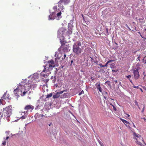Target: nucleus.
Here are the masks:
<instances>
[{
	"label": "nucleus",
	"mask_w": 146,
	"mask_h": 146,
	"mask_svg": "<svg viewBox=\"0 0 146 146\" xmlns=\"http://www.w3.org/2000/svg\"><path fill=\"white\" fill-rule=\"evenodd\" d=\"M7 91L5 93L2 97L1 98V99H0V100H10L11 99V97H10L9 94H7Z\"/></svg>",
	"instance_id": "7"
},
{
	"label": "nucleus",
	"mask_w": 146,
	"mask_h": 146,
	"mask_svg": "<svg viewBox=\"0 0 146 146\" xmlns=\"http://www.w3.org/2000/svg\"><path fill=\"white\" fill-rule=\"evenodd\" d=\"M143 60L144 61V62L145 63H146V56L144 57L143 59Z\"/></svg>",
	"instance_id": "34"
},
{
	"label": "nucleus",
	"mask_w": 146,
	"mask_h": 146,
	"mask_svg": "<svg viewBox=\"0 0 146 146\" xmlns=\"http://www.w3.org/2000/svg\"><path fill=\"white\" fill-rule=\"evenodd\" d=\"M110 104L112 106V105H114V106H115V103H113V102L112 103H110Z\"/></svg>",
	"instance_id": "32"
},
{
	"label": "nucleus",
	"mask_w": 146,
	"mask_h": 146,
	"mask_svg": "<svg viewBox=\"0 0 146 146\" xmlns=\"http://www.w3.org/2000/svg\"><path fill=\"white\" fill-rule=\"evenodd\" d=\"M133 123V127H136L135 126L134 124Z\"/></svg>",
	"instance_id": "49"
},
{
	"label": "nucleus",
	"mask_w": 146,
	"mask_h": 146,
	"mask_svg": "<svg viewBox=\"0 0 146 146\" xmlns=\"http://www.w3.org/2000/svg\"><path fill=\"white\" fill-rule=\"evenodd\" d=\"M91 79H92V78H91Z\"/></svg>",
	"instance_id": "58"
},
{
	"label": "nucleus",
	"mask_w": 146,
	"mask_h": 146,
	"mask_svg": "<svg viewBox=\"0 0 146 146\" xmlns=\"http://www.w3.org/2000/svg\"><path fill=\"white\" fill-rule=\"evenodd\" d=\"M81 93H79V95H81Z\"/></svg>",
	"instance_id": "53"
},
{
	"label": "nucleus",
	"mask_w": 146,
	"mask_h": 146,
	"mask_svg": "<svg viewBox=\"0 0 146 146\" xmlns=\"http://www.w3.org/2000/svg\"><path fill=\"white\" fill-rule=\"evenodd\" d=\"M12 113V106H9L4 109L2 115L3 117H9Z\"/></svg>",
	"instance_id": "4"
},
{
	"label": "nucleus",
	"mask_w": 146,
	"mask_h": 146,
	"mask_svg": "<svg viewBox=\"0 0 146 146\" xmlns=\"http://www.w3.org/2000/svg\"><path fill=\"white\" fill-rule=\"evenodd\" d=\"M56 101H51V102H46L45 104V106H49L51 108L52 106H55L56 103H57V102H56Z\"/></svg>",
	"instance_id": "10"
},
{
	"label": "nucleus",
	"mask_w": 146,
	"mask_h": 146,
	"mask_svg": "<svg viewBox=\"0 0 146 146\" xmlns=\"http://www.w3.org/2000/svg\"><path fill=\"white\" fill-rule=\"evenodd\" d=\"M22 87L20 84L18 86L17 88L14 90L13 92L15 95L14 97L15 100H17L19 97V95L23 92V90L21 89Z\"/></svg>",
	"instance_id": "5"
},
{
	"label": "nucleus",
	"mask_w": 146,
	"mask_h": 146,
	"mask_svg": "<svg viewBox=\"0 0 146 146\" xmlns=\"http://www.w3.org/2000/svg\"><path fill=\"white\" fill-rule=\"evenodd\" d=\"M133 88H139V87L138 86H134Z\"/></svg>",
	"instance_id": "45"
},
{
	"label": "nucleus",
	"mask_w": 146,
	"mask_h": 146,
	"mask_svg": "<svg viewBox=\"0 0 146 146\" xmlns=\"http://www.w3.org/2000/svg\"><path fill=\"white\" fill-rule=\"evenodd\" d=\"M133 135V138L135 140V141L137 144L141 146H144V145L142 144L141 142H143L144 144L145 143L143 137L140 135L134 132Z\"/></svg>",
	"instance_id": "1"
},
{
	"label": "nucleus",
	"mask_w": 146,
	"mask_h": 146,
	"mask_svg": "<svg viewBox=\"0 0 146 146\" xmlns=\"http://www.w3.org/2000/svg\"><path fill=\"white\" fill-rule=\"evenodd\" d=\"M73 62V60H72L71 61V63H72Z\"/></svg>",
	"instance_id": "56"
},
{
	"label": "nucleus",
	"mask_w": 146,
	"mask_h": 146,
	"mask_svg": "<svg viewBox=\"0 0 146 146\" xmlns=\"http://www.w3.org/2000/svg\"><path fill=\"white\" fill-rule=\"evenodd\" d=\"M115 106H114V105H112V106L113 107V109L115 111H116L117 110V109L115 107Z\"/></svg>",
	"instance_id": "33"
},
{
	"label": "nucleus",
	"mask_w": 146,
	"mask_h": 146,
	"mask_svg": "<svg viewBox=\"0 0 146 146\" xmlns=\"http://www.w3.org/2000/svg\"><path fill=\"white\" fill-rule=\"evenodd\" d=\"M116 83H117V80H115V81H114Z\"/></svg>",
	"instance_id": "51"
},
{
	"label": "nucleus",
	"mask_w": 146,
	"mask_h": 146,
	"mask_svg": "<svg viewBox=\"0 0 146 146\" xmlns=\"http://www.w3.org/2000/svg\"><path fill=\"white\" fill-rule=\"evenodd\" d=\"M73 52L76 54H79L81 53L82 49L76 45V44H75L73 47Z\"/></svg>",
	"instance_id": "6"
},
{
	"label": "nucleus",
	"mask_w": 146,
	"mask_h": 146,
	"mask_svg": "<svg viewBox=\"0 0 146 146\" xmlns=\"http://www.w3.org/2000/svg\"><path fill=\"white\" fill-rule=\"evenodd\" d=\"M4 119L5 120H7L8 121H10L9 118L10 117V116L9 117H4Z\"/></svg>",
	"instance_id": "25"
},
{
	"label": "nucleus",
	"mask_w": 146,
	"mask_h": 146,
	"mask_svg": "<svg viewBox=\"0 0 146 146\" xmlns=\"http://www.w3.org/2000/svg\"><path fill=\"white\" fill-rule=\"evenodd\" d=\"M41 114H39L38 113H36L35 115V118L36 119L37 118H41Z\"/></svg>",
	"instance_id": "20"
},
{
	"label": "nucleus",
	"mask_w": 146,
	"mask_h": 146,
	"mask_svg": "<svg viewBox=\"0 0 146 146\" xmlns=\"http://www.w3.org/2000/svg\"><path fill=\"white\" fill-rule=\"evenodd\" d=\"M55 13L54 12H52L51 13L49 16L48 20H54L55 19Z\"/></svg>",
	"instance_id": "16"
},
{
	"label": "nucleus",
	"mask_w": 146,
	"mask_h": 146,
	"mask_svg": "<svg viewBox=\"0 0 146 146\" xmlns=\"http://www.w3.org/2000/svg\"><path fill=\"white\" fill-rule=\"evenodd\" d=\"M129 80L130 81V82L131 83H132V80H130V79H129Z\"/></svg>",
	"instance_id": "50"
},
{
	"label": "nucleus",
	"mask_w": 146,
	"mask_h": 146,
	"mask_svg": "<svg viewBox=\"0 0 146 146\" xmlns=\"http://www.w3.org/2000/svg\"><path fill=\"white\" fill-rule=\"evenodd\" d=\"M2 144L4 145H6V141H3L2 143Z\"/></svg>",
	"instance_id": "38"
},
{
	"label": "nucleus",
	"mask_w": 146,
	"mask_h": 146,
	"mask_svg": "<svg viewBox=\"0 0 146 146\" xmlns=\"http://www.w3.org/2000/svg\"><path fill=\"white\" fill-rule=\"evenodd\" d=\"M120 119L124 123V124L127 126V125L126 124H130V123L129 122H128L127 121H126L124 119L120 118Z\"/></svg>",
	"instance_id": "19"
},
{
	"label": "nucleus",
	"mask_w": 146,
	"mask_h": 146,
	"mask_svg": "<svg viewBox=\"0 0 146 146\" xmlns=\"http://www.w3.org/2000/svg\"><path fill=\"white\" fill-rule=\"evenodd\" d=\"M45 76H46V75L45 74H43L42 75V76L44 77H45Z\"/></svg>",
	"instance_id": "48"
},
{
	"label": "nucleus",
	"mask_w": 146,
	"mask_h": 146,
	"mask_svg": "<svg viewBox=\"0 0 146 146\" xmlns=\"http://www.w3.org/2000/svg\"><path fill=\"white\" fill-rule=\"evenodd\" d=\"M76 44V45L77 46L79 47V46H80L81 45V42H77Z\"/></svg>",
	"instance_id": "24"
},
{
	"label": "nucleus",
	"mask_w": 146,
	"mask_h": 146,
	"mask_svg": "<svg viewBox=\"0 0 146 146\" xmlns=\"http://www.w3.org/2000/svg\"><path fill=\"white\" fill-rule=\"evenodd\" d=\"M125 114L127 115L126 116L127 117H129L130 115L129 114L127 113H125Z\"/></svg>",
	"instance_id": "42"
},
{
	"label": "nucleus",
	"mask_w": 146,
	"mask_h": 146,
	"mask_svg": "<svg viewBox=\"0 0 146 146\" xmlns=\"http://www.w3.org/2000/svg\"><path fill=\"white\" fill-rule=\"evenodd\" d=\"M50 79L52 80L53 82L54 83L56 80V78L55 76H52L51 77Z\"/></svg>",
	"instance_id": "23"
},
{
	"label": "nucleus",
	"mask_w": 146,
	"mask_h": 146,
	"mask_svg": "<svg viewBox=\"0 0 146 146\" xmlns=\"http://www.w3.org/2000/svg\"><path fill=\"white\" fill-rule=\"evenodd\" d=\"M98 65H99L101 67H104V65H103L101 64H99Z\"/></svg>",
	"instance_id": "37"
},
{
	"label": "nucleus",
	"mask_w": 146,
	"mask_h": 146,
	"mask_svg": "<svg viewBox=\"0 0 146 146\" xmlns=\"http://www.w3.org/2000/svg\"><path fill=\"white\" fill-rule=\"evenodd\" d=\"M3 116V115H2V113L0 112V118L1 117Z\"/></svg>",
	"instance_id": "43"
},
{
	"label": "nucleus",
	"mask_w": 146,
	"mask_h": 146,
	"mask_svg": "<svg viewBox=\"0 0 146 146\" xmlns=\"http://www.w3.org/2000/svg\"><path fill=\"white\" fill-rule=\"evenodd\" d=\"M145 108V106H144L142 110V112H143V111H144V110Z\"/></svg>",
	"instance_id": "41"
},
{
	"label": "nucleus",
	"mask_w": 146,
	"mask_h": 146,
	"mask_svg": "<svg viewBox=\"0 0 146 146\" xmlns=\"http://www.w3.org/2000/svg\"><path fill=\"white\" fill-rule=\"evenodd\" d=\"M84 93V92L82 90V92H81V93Z\"/></svg>",
	"instance_id": "55"
},
{
	"label": "nucleus",
	"mask_w": 146,
	"mask_h": 146,
	"mask_svg": "<svg viewBox=\"0 0 146 146\" xmlns=\"http://www.w3.org/2000/svg\"><path fill=\"white\" fill-rule=\"evenodd\" d=\"M142 119H143L145 121H146V119L145 118V117H143V118H142Z\"/></svg>",
	"instance_id": "46"
},
{
	"label": "nucleus",
	"mask_w": 146,
	"mask_h": 146,
	"mask_svg": "<svg viewBox=\"0 0 146 146\" xmlns=\"http://www.w3.org/2000/svg\"><path fill=\"white\" fill-rule=\"evenodd\" d=\"M64 0H60L58 2L59 4L58 6L60 8H61L63 7V5H62V3L64 2Z\"/></svg>",
	"instance_id": "17"
},
{
	"label": "nucleus",
	"mask_w": 146,
	"mask_h": 146,
	"mask_svg": "<svg viewBox=\"0 0 146 146\" xmlns=\"http://www.w3.org/2000/svg\"><path fill=\"white\" fill-rule=\"evenodd\" d=\"M66 31V29L62 27L58 30V34L60 36H63L65 33Z\"/></svg>",
	"instance_id": "9"
},
{
	"label": "nucleus",
	"mask_w": 146,
	"mask_h": 146,
	"mask_svg": "<svg viewBox=\"0 0 146 146\" xmlns=\"http://www.w3.org/2000/svg\"><path fill=\"white\" fill-rule=\"evenodd\" d=\"M61 48H63V50L64 51L67 50L68 48V46L66 45H65V44L64 43L62 44L61 46Z\"/></svg>",
	"instance_id": "15"
},
{
	"label": "nucleus",
	"mask_w": 146,
	"mask_h": 146,
	"mask_svg": "<svg viewBox=\"0 0 146 146\" xmlns=\"http://www.w3.org/2000/svg\"><path fill=\"white\" fill-rule=\"evenodd\" d=\"M134 78L135 80H137L139 77V72L138 70H134L133 72Z\"/></svg>",
	"instance_id": "8"
},
{
	"label": "nucleus",
	"mask_w": 146,
	"mask_h": 146,
	"mask_svg": "<svg viewBox=\"0 0 146 146\" xmlns=\"http://www.w3.org/2000/svg\"><path fill=\"white\" fill-rule=\"evenodd\" d=\"M70 112L71 113V112L70 111Z\"/></svg>",
	"instance_id": "60"
},
{
	"label": "nucleus",
	"mask_w": 146,
	"mask_h": 146,
	"mask_svg": "<svg viewBox=\"0 0 146 146\" xmlns=\"http://www.w3.org/2000/svg\"><path fill=\"white\" fill-rule=\"evenodd\" d=\"M135 104L137 106H138L139 108V109H140V108L139 107V106H138V103L137 102V101H135Z\"/></svg>",
	"instance_id": "30"
},
{
	"label": "nucleus",
	"mask_w": 146,
	"mask_h": 146,
	"mask_svg": "<svg viewBox=\"0 0 146 146\" xmlns=\"http://www.w3.org/2000/svg\"><path fill=\"white\" fill-rule=\"evenodd\" d=\"M72 33V29L70 27L68 29V31L66 32V34L68 36L71 34Z\"/></svg>",
	"instance_id": "18"
},
{
	"label": "nucleus",
	"mask_w": 146,
	"mask_h": 146,
	"mask_svg": "<svg viewBox=\"0 0 146 146\" xmlns=\"http://www.w3.org/2000/svg\"><path fill=\"white\" fill-rule=\"evenodd\" d=\"M52 93H51L50 94H49L47 95H46V97L47 98H49L50 97H52Z\"/></svg>",
	"instance_id": "27"
},
{
	"label": "nucleus",
	"mask_w": 146,
	"mask_h": 146,
	"mask_svg": "<svg viewBox=\"0 0 146 146\" xmlns=\"http://www.w3.org/2000/svg\"><path fill=\"white\" fill-rule=\"evenodd\" d=\"M119 84L120 85H121V82H119Z\"/></svg>",
	"instance_id": "52"
},
{
	"label": "nucleus",
	"mask_w": 146,
	"mask_h": 146,
	"mask_svg": "<svg viewBox=\"0 0 146 146\" xmlns=\"http://www.w3.org/2000/svg\"><path fill=\"white\" fill-rule=\"evenodd\" d=\"M118 69H115V67H114V69H112V71L113 72H117L118 71Z\"/></svg>",
	"instance_id": "28"
},
{
	"label": "nucleus",
	"mask_w": 146,
	"mask_h": 146,
	"mask_svg": "<svg viewBox=\"0 0 146 146\" xmlns=\"http://www.w3.org/2000/svg\"><path fill=\"white\" fill-rule=\"evenodd\" d=\"M99 143L101 146H104L103 143L100 141H99Z\"/></svg>",
	"instance_id": "36"
},
{
	"label": "nucleus",
	"mask_w": 146,
	"mask_h": 146,
	"mask_svg": "<svg viewBox=\"0 0 146 146\" xmlns=\"http://www.w3.org/2000/svg\"><path fill=\"white\" fill-rule=\"evenodd\" d=\"M20 84L22 87L21 89L23 90V96H24L25 94L30 90L31 85L29 83H26L25 84V82H22L20 83Z\"/></svg>",
	"instance_id": "2"
},
{
	"label": "nucleus",
	"mask_w": 146,
	"mask_h": 146,
	"mask_svg": "<svg viewBox=\"0 0 146 146\" xmlns=\"http://www.w3.org/2000/svg\"><path fill=\"white\" fill-rule=\"evenodd\" d=\"M56 71H57V68H56Z\"/></svg>",
	"instance_id": "57"
},
{
	"label": "nucleus",
	"mask_w": 146,
	"mask_h": 146,
	"mask_svg": "<svg viewBox=\"0 0 146 146\" xmlns=\"http://www.w3.org/2000/svg\"><path fill=\"white\" fill-rule=\"evenodd\" d=\"M9 138V137H6V140H7Z\"/></svg>",
	"instance_id": "47"
},
{
	"label": "nucleus",
	"mask_w": 146,
	"mask_h": 146,
	"mask_svg": "<svg viewBox=\"0 0 146 146\" xmlns=\"http://www.w3.org/2000/svg\"><path fill=\"white\" fill-rule=\"evenodd\" d=\"M53 9H57V7L56 6H54L53 7Z\"/></svg>",
	"instance_id": "44"
},
{
	"label": "nucleus",
	"mask_w": 146,
	"mask_h": 146,
	"mask_svg": "<svg viewBox=\"0 0 146 146\" xmlns=\"http://www.w3.org/2000/svg\"><path fill=\"white\" fill-rule=\"evenodd\" d=\"M62 58H64V57H62Z\"/></svg>",
	"instance_id": "59"
},
{
	"label": "nucleus",
	"mask_w": 146,
	"mask_h": 146,
	"mask_svg": "<svg viewBox=\"0 0 146 146\" xmlns=\"http://www.w3.org/2000/svg\"><path fill=\"white\" fill-rule=\"evenodd\" d=\"M43 116H44L45 117H46L47 116H46L45 115H43V114H41V117L42 118Z\"/></svg>",
	"instance_id": "40"
},
{
	"label": "nucleus",
	"mask_w": 146,
	"mask_h": 146,
	"mask_svg": "<svg viewBox=\"0 0 146 146\" xmlns=\"http://www.w3.org/2000/svg\"><path fill=\"white\" fill-rule=\"evenodd\" d=\"M115 64L114 63H112L110 64V67L112 69L114 68Z\"/></svg>",
	"instance_id": "26"
},
{
	"label": "nucleus",
	"mask_w": 146,
	"mask_h": 146,
	"mask_svg": "<svg viewBox=\"0 0 146 146\" xmlns=\"http://www.w3.org/2000/svg\"><path fill=\"white\" fill-rule=\"evenodd\" d=\"M114 61V60H110L108 61L106 63V64L104 65V67H107L108 66V64L110 63L111 62H113Z\"/></svg>",
	"instance_id": "22"
},
{
	"label": "nucleus",
	"mask_w": 146,
	"mask_h": 146,
	"mask_svg": "<svg viewBox=\"0 0 146 146\" xmlns=\"http://www.w3.org/2000/svg\"><path fill=\"white\" fill-rule=\"evenodd\" d=\"M95 86L98 90L101 93H102V88L100 86V82L96 83Z\"/></svg>",
	"instance_id": "12"
},
{
	"label": "nucleus",
	"mask_w": 146,
	"mask_h": 146,
	"mask_svg": "<svg viewBox=\"0 0 146 146\" xmlns=\"http://www.w3.org/2000/svg\"><path fill=\"white\" fill-rule=\"evenodd\" d=\"M106 83L107 84L108 86H111L110 82V81H107L106 82Z\"/></svg>",
	"instance_id": "29"
},
{
	"label": "nucleus",
	"mask_w": 146,
	"mask_h": 146,
	"mask_svg": "<svg viewBox=\"0 0 146 146\" xmlns=\"http://www.w3.org/2000/svg\"><path fill=\"white\" fill-rule=\"evenodd\" d=\"M64 58H62V60H64L65 58L66 57V55L65 54H64Z\"/></svg>",
	"instance_id": "39"
},
{
	"label": "nucleus",
	"mask_w": 146,
	"mask_h": 146,
	"mask_svg": "<svg viewBox=\"0 0 146 146\" xmlns=\"http://www.w3.org/2000/svg\"><path fill=\"white\" fill-rule=\"evenodd\" d=\"M55 65L54 61L52 60L48 61L46 63V65L44 66V69L42 71L45 72L46 70V68H48V71L52 69L53 67H54Z\"/></svg>",
	"instance_id": "3"
},
{
	"label": "nucleus",
	"mask_w": 146,
	"mask_h": 146,
	"mask_svg": "<svg viewBox=\"0 0 146 146\" xmlns=\"http://www.w3.org/2000/svg\"><path fill=\"white\" fill-rule=\"evenodd\" d=\"M64 92V91H62L60 92H57L56 94L53 96V98H58L60 96V94L63 93Z\"/></svg>",
	"instance_id": "14"
},
{
	"label": "nucleus",
	"mask_w": 146,
	"mask_h": 146,
	"mask_svg": "<svg viewBox=\"0 0 146 146\" xmlns=\"http://www.w3.org/2000/svg\"><path fill=\"white\" fill-rule=\"evenodd\" d=\"M91 60H93V58H92L91 57Z\"/></svg>",
	"instance_id": "54"
},
{
	"label": "nucleus",
	"mask_w": 146,
	"mask_h": 146,
	"mask_svg": "<svg viewBox=\"0 0 146 146\" xmlns=\"http://www.w3.org/2000/svg\"><path fill=\"white\" fill-rule=\"evenodd\" d=\"M131 75H129L128 76H126V77L127 78L130 79L131 78Z\"/></svg>",
	"instance_id": "35"
},
{
	"label": "nucleus",
	"mask_w": 146,
	"mask_h": 146,
	"mask_svg": "<svg viewBox=\"0 0 146 146\" xmlns=\"http://www.w3.org/2000/svg\"><path fill=\"white\" fill-rule=\"evenodd\" d=\"M34 107L31 105H29L26 106L25 108V109L27 110L28 111H31L33 109Z\"/></svg>",
	"instance_id": "11"
},
{
	"label": "nucleus",
	"mask_w": 146,
	"mask_h": 146,
	"mask_svg": "<svg viewBox=\"0 0 146 146\" xmlns=\"http://www.w3.org/2000/svg\"><path fill=\"white\" fill-rule=\"evenodd\" d=\"M61 13H62L61 12H60L58 13L57 14V16L59 17L60 16L61 14Z\"/></svg>",
	"instance_id": "31"
},
{
	"label": "nucleus",
	"mask_w": 146,
	"mask_h": 146,
	"mask_svg": "<svg viewBox=\"0 0 146 146\" xmlns=\"http://www.w3.org/2000/svg\"><path fill=\"white\" fill-rule=\"evenodd\" d=\"M102 93L104 99L105 100H108L109 98V97L107 93L104 91Z\"/></svg>",
	"instance_id": "13"
},
{
	"label": "nucleus",
	"mask_w": 146,
	"mask_h": 146,
	"mask_svg": "<svg viewBox=\"0 0 146 146\" xmlns=\"http://www.w3.org/2000/svg\"><path fill=\"white\" fill-rule=\"evenodd\" d=\"M37 104H38L37 106V108H40V107L42 106L44 103L42 102H40V101H38Z\"/></svg>",
	"instance_id": "21"
}]
</instances>
